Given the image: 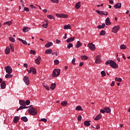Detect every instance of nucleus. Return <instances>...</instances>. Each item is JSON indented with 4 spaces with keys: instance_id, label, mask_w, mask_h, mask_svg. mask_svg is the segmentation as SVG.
Masks as SVG:
<instances>
[{
    "instance_id": "obj_43",
    "label": "nucleus",
    "mask_w": 130,
    "mask_h": 130,
    "mask_svg": "<svg viewBox=\"0 0 130 130\" xmlns=\"http://www.w3.org/2000/svg\"><path fill=\"white\" fill-rule=\"evenodd\" d=\"M73 44L70 43L68 44V46H67V48H68V49H70L71 48V47H73Z\"/></svg>"
},
{
    "instance_id": "obj_55",
    "label": "nucleus",
    "mask_w": 130,
    "mask_h": 130,
    "mask_svg": "<svg viewBox=\"0 0 130 130\" xmlns=\"http://www.w3.org/2000/svg\"><path fill=\"white\" fill-rule=\"evenodd\" d=\"M56 43H57V44H59L60 43V40H59L58 39H56Z\"/></svg>"
},
{
    "instance_id": "obj_33",
    "label": "nucleus",
    "mask_w": 130,
    "mask_h": 130,
    "mask_svg": "<svg viewBox=\"0 0 130 130\" xmlns=\"http://www.w3.org/2000/svg\"><path fill=\"white\" fill-rule=\"evenodd\" d=\"M105 27V23H103L102 25H98L97 28L98 29H103Z\"/></svg>"
},
{
    "instance_id": "obj_23",
    "label": "nucleus",
    "mask_w": 130,
    "mask_h": 130,
    "mask_svg": "<svg viewBox=\"0 0 130 130\" xmlns=\"http://www.w3.org/2000/svg\"><path fill=\"white\" fill-rule=\"evenodd\" d=\"M56 87V84L55 83H52L50 85V89L51 90H54V89H55V87Z\"/></svg>"
},
{
    "instance_id": "obj_37",
    "label": "nucleus",
    "mask_w": 130,
    "mask_h": 130,
    "mask_svg": "<svg viewBox=\"0 0 130 130\" xmlns=\"http://www.w3.org/2000/svg\"><path fill=\"white\" fill-rule=\"evenodd\" d=\"M101 74L102 75V78H104L106 76V73H105V71H103L101 72Z\"/></svg>"
},
{
    "instance_id": "obj_19",
    "label": "nucleus",
    "mask_w": 130,
    "mask_h": 130,
    "mask_svg": "<svg viewBox=\"0 0 130 130\" xmlns=\"http://www.w3.org/2000/svg\"><path fill=\"white\" fill-rule=\"evenodd\" d=\"M102 118V115L100 114L95 117V118H94V120H99L100 119H101Z\"/></svg>"
},
{
    "instance_id": "obj_62",
    "label": "nucleus",
    "mask_w": 130,
    "mask_h": 130,
    "mask_svg": "<svg viewBox=\"0 0 130 130\" xmlns=\"http://www.w3.org/2000/svg\"><path fill=\"white\" fill-rule=\"evenodd\" d=\"M27 72H28V74H31V73H32V71H31V68H30V70H27Z\"/></svg>"
},
{
    "instance_id": "obj_10",
    "label": "nucleus",
    "mask_w": 130,
    "mask_h": 130,
    "mask_svg": "<svg viewBox=\"0 0 130 130\" xmlns=\"http://www.w3.org/2000/svg\"><path fill=\"white\" fill-rule=\"evenodd\" d=\"M100 55H98L96 56L95 58V63H101V59L100 58Z\"/></svg>"
},
{
    "instance_id": "obj_42",
    "label": "nucleus",
    "mask_w": 130,
    "mask_h": 130,
    "mask_svg": "<svg viewBox=\"0 0 130 130\" xmlns=\"http://www.w3.org/2000/svg\"><path fill=\"white\" fill-rule=\"evenodd\" d=\"M100 35H101V36H105V30H102L100 34Z\"/></svg>"
},
{
    "instance_id": "obj_59",
    "label": "nucleus",
    "mask_w": 130,
    "mask_h": 130,
    "mask_svg": "<svg viewBox=\"0 0 130 130\" xmlns=\"http://www.w3.org/2000/svg\"><path fill=\"white\" fill-rule=\"evenodd\" d=\"M100 112H101L102 113H105V110L102 109L100 110Z\"/></svg>"
},
{
    "instance_id": "obj_36",
    "label": "nucleus",
    "mask_w": 130,
    "mask_h": 130,
    "mask_svg": "<svg viewBox=\"0 0 130 130\" xmlns=\"http://www.w3.org/2000/svg\"><path fill=\"white\" fill-rule=\"evenodd\" d=\"M13 77V75H11V74H6L5 76V78H6V79H8V78H12Z\"/></svg>"
},
{
    "instance_id": "obj_12",
    "label": "nucleus",
    "mask_w": 130,
    "mask_h": 130,
    "mask_svg": "<svg viewBox=\"0 0 130 130\" xmlns=\"http://www.w3.org/2000/svg\"><path fill=\"white\" fill-rule=\"evenodd\" d=\"M41 61V57L39 56L37 59H35L36 63L37 64H40V61Z\"/></svg>"
},
{
    "instance_id": "obj_30",
    "label": "nucleus",
    "mask_w": 130,
    "mask_h": 130,
    "mask_svg": "<svg viewBox=\"0 0 130 130\" xmlns=\"http://www.w3.org/2000/svg\"><path fill=\"white\" fill-rule=\"evenodd\" d=\"M88 56L86 55H82L81 56V59L82 60H86V59H88Z\"/></svg>"
},
{
    "instance_id": "obj_17",
    "label": "nucleus",
    "mask_w": 130,
    "mask_h": 130,
    "mask_svg": "<svg viewBox=\"0 0 130 130\" xmlns=\"http://www.w3.org/2000/svg\"><path fill=\"white\" fill-rule=\"evenodd\" d=\"M82 45H83V43H81V42H80V41H78L77 42V45L76 46V48H79V47H80V46H82Z\"/></svg>"
},
{
    "instance_id": "obj_20",
    "label": "nucleus",
    "mask_w": 130,
    "mask_h": 130,
    "mask_svg": "<svg viewBox=\"0 0 130 130\" xmlns=\"http://www.w3.org/2000/svg\"><path fill=\"white\" fill-rule=\"evenodd\" d=\"M10 51H11V49L10 48V47H7L5 49V53H6V54H9Z\"/></svg>"
},
{
    "instance_id": "obj_48",
    "label": "nucleus",
    "mask_w": 130,
    "mask_h": 130,
    "mask_svg": "<svg viewBox=\"0 0 130 130\" xmlns=\"http://www.w3.org/2000/svg\"><path fill=\"white\" fill-rule=\"evenodd\" d=\"M77 119L79 121H81L82 120V116L81 115H78Z\"/></svg>"
},
{
    "instance_id": "obj_45",
    "label": "nucleus",
    "mask_w": 130,
    "mask_h": 130,
    "mask_svg": "<svg viewBox=\"0 0 130 130\" xmlns=\"http://www.w3.org/2000/svg\"><path fill=\"white\" fill-rule=\"evenodd\" d=\"M54 62L56 66H57V64H58V63H59V61L58 59H55L54 61Z\"/></svg>"
},
{
    "instance_id": "obj_53",
    "label": "nucleus",
    "mask_w": 130,
    "mask_h": 130,
    "mask_svg": "<svg viewBox=\"0 0 130 130\" xmlns=\"http://www.w3.org/2000/svg\"><path fill=\"white\" fill-rule=\"evenodd\" d=\"M75 62H76V58H74L72 61L73 64H76V63H75Z\"/></svg>"
},
{
    "instance_id": "obj_27",
    "label": "nucleus",
    "mask_w": 130,
    "mask_h": 130,
    "mask_svg": "<svg viewBox=\"0 0 130 130\" xmlns=\"http://www.w3.org/2000/svg\"><path fill=\"white\" fill-rule=\"evenodd\" d=\"M1 87L2 88V89H5V88H6V82H5V81H3L1 83Z\"/></svg>"
},
{
    "instance_id": "obj_6",
    "label": "nucleus",
    "mask_w": 130,
    "mask_h": 130,
    "mask_svg": "<svg viewBox=\"0 0 130 130\" xmlns=\"http://www.w3.org/2000/svg\"><path fill=\"white\" fill-rule=\"evenodd\" d=\"M88 47H89V49L90 50H92V51H94L96 50V48L95 47V45L93 44L92 43H89L88 44Z\"/></svg>"
},
{
    "instance_id": "obj_18",
    "label": "nucleus",
    "mask_w": 130,
    "mask_h": 130,
    "mask_svg": "<svg viewBox=\"0 0 130 130\" xmlns=\"http://www.w3.org/2000/svg\"><path fill=\"white\" fill-rule=\"evenodd\" d=\"M75 40V37H71L67 40V43H70V42H72Z\"/></svg>"
},
{
    "instance_id": "obj_46",
    "label": "nucleus",
    "mask_w": 130,
    "mask_h": 130,
    "mask_svg": "<svg viewBox=\"0 0 130 130\" xmlns=\"http://www.w3.org/2000/svg\"><path fill=\"white\" fill-rule=\"evenodd\" d=\"M52 3L58 4L59 3V1L58 0H50Z\"/></svg>"
},
{
    "instance_id": "obj_2",
    "label": "nucleus",
    "mask_w": 130,
    "mask_h": 130,
    "mask_svg": "<svg viewBox=\"0 0 130 130\" xmlns=\"http://www.w3.org/2000/svg\"><path fill=\"white\" fill-rule=\"evenodd\" d=\"M60 74V69H55L54 70L52 74L53 78L58 77Z\"/></svg>"
},
{
    "instance_id": "obj_34",
    "label": "nucleus",
    "mask_w": 130,
    "mask_h": 130,
    "mask_svg": "<svg viewBox=\"0 0 130 130\" xmlns=\"http://www.w3.org/2000/svg\"><path fill=\"white\" fill-rule=\"evenodd\" d=\"M21 120H23L24 122H27L28 121V118L26 117H22Z\"/></svg>"
},
{
    "instance_id": "obj_50",
    "label": "nucleus",
    "mask_w": 130,
    "mask_h": 130,
    "mask_svg": "<svg viewBox=\"0 0 130 130\" xmlns=\"http://www.w3.org/2000/svg\"><path fill=\"white\" fill-rule=\"evenodd\" d=\"M47 26H48V23H44L43 24H42V27H43L44 28H47Z\"/></svg>"
},
{
    "instance_id": "obj_38",
    "label": "nucleus",
    "mask_w": 130,
    "mask_h": 130,
    "mask_svg": "<svg viewBox=\"0 0 130 130\" xmlns=\"http://www.w3.org/2000/svg\"><path fill=\"white\" fill-rule=\"evenodd\" d=\"M4 25H8V26H11L12 25V21H7L4 23Z\"/></svg>"
},
{
    "instance_id": "obj_56",
    "label": "nucleus",
    "mask_w": 130,
    "mask_h": 130,
    "mask_svg": "<svg viewBox=\"0 0 130 130\" xmlns=\"http://www.w3.org/2000/svg\"><path fill=\"white\" fill-rule=\"evenodd\" d=\"M96 129H99L100 128V125L99 124H97L96 127H95Z\"/></svg>"
},
{
    "instance_id": "obj_31",
    "label": "nucleus",
    "mask_w": 130,
    "mask_h": 130,
    "mask_svg": "<svg viewBox=\"0 0 130 130\" xmlns=\"http://www.w3.org/2000/svg\"><path fill=\"white\" fill-rule=\"evenodd\" d=\"M30 29V28L25 27L23 28V31L24 32H28Z\"/></svg>"
},
{
    "instance_id": "obj_14",
    "label": "nucleus",
    "mask_w": 130,
    "mask_h": 130,
    "mask_svg": "<svg viewBox=\"0 0 130 130\" xmlns=\"http://www.w3.org/2000/svg\"><path fill=\"white\" fill-rule=\"evenodd\" d=\"M104 109L105 112H106L107 113H109V112H110V111H111V109H110V108H109L108 107H105L104 108Z\"/></svg>"
},
{
    "instance_id": "obj_41",
    "label": "nucleus",
    "mask_w": 130,
    "mask_h": 130,
    "mask_svg": "<svg viewBox=\"0 0 130 130\" xmlns=\"http://www.w3.org/2000/svg\"><path fill=\"white\" fill-rule=\"evenodd\" d=\"M10 47L11 48V51L13 52L15 51V49L14 48V46L12 44L10 45Z\"/></svg>"
},
{
    "instance_id": "obj_57",
    "label": "nucleus",
    "mask_w": 130,
    "mask_h": 130,
    "mask_svg": "<svg viewBox=\"0 0 130 130\" xmlns=\"http://www.w3.org/2000/svg\"><path fill=\"white\" fill-rule=\"evenodd\" d=\"M115 84V82L114 81H112L111 84V87H113L114 86Z\"/></svg>"
},
{
    "instance_id": "obj_39",
    "label": "nucleus",
    "mask_w": 130,
    "mask_h": 130,
    "mask_svg": "<svg viewBox=\"0 0 130 130\" xmlns=\"http://www.w3.org/2000/svg\"><path fill=\"white\" fill-rule=\"evenodd\" d=\"M120 49H125L126 48V46L125 45H121L120 46Z\"/></svg>"
},
{
    "instance_id": "obj_7",
    "label": "nucleus",
    "mask_w": 130,
    "mask_h": 130,
    "mask_svg": "<svg viewBox=\"0 0 130 130\" xmlns=\"http://www.w3.org/2000/svg\"><path fill=\"white\" fill-rule=\"evenodd\" d=\"M23 81L27 86L30 85V79L28 76H25L23 78Z\"/></svg>"
},
{
    "instance_id": "obj_29",
    "label": "nucleus",
    "mask_w": 130,
    "mask_h": 130,
    "mask_svg": "<svg viewBox=\"0 0 130 130\" xmlns=\"http://www.w3.org/2000/svg\"><path fill=\"white\" fill-rule=\"evenodd\" d=\"M76 110H78L79 111H83L84 110L81 106H78L76 108Z\"/></svg>"
},
{
    "instance_id": "obj_9",
    "label": "nucleus",
    "mask_w": 130,
    "mask_h": 130,
    "mask_svg": "<svg viewBox=\"0 0 130 130\" xmlns=\"http://www.w3.org/2000/svg\"><path fill=\"white\" fill-rule=\"evenodd\" d=\"M120 27L119 25H117V26H115L113 27L112 28V32H113V33H117V32H118V30L120 29Z\"/></svg>"
},
{
    "instance_id": "obj_35",
    "label": "nucleus",
    "mask_w": 130,
    "mask_h": 130,
    "mask_svg": "<svg viewBox=\"0 0 130 130\" xmlns=\"http://www.w3.org/2000/svg\"><path fill=\"white\" fill-rule=\"evenodd\" d=\"M115 81H116L117 82H122V79H121L120 78L115 77Z\"/></svg>"
},
{
    "instance_id": "obj_15",
    "label": "nucleus",
    "mask_w": 130,
    "mask_h": 130,
    "mask_svg": "<svg viewBox=\"0 0 130 130\" xmlns=\"http://www.w3.org/2000/svg\"><path fill=\"white\" fill-rule=\"evenodd\" d=\"M18 40H19V41H20V42H22V43H23V44H24V45H27V41L22 40V39H20L19 38H17Z\"/></svg>"
},
{
    "instance_id": "obj_54",
    "label": "nucleus",
    "mask_w": 130,
    "mask_h": 130,
    "mask_svg": "<svg viewBox=\"0 0 130 130\" xmlns=\"http://www.w3.org/2000/svg\"><path fill=\"white\" fill-rule=\"evenodd\" d=\"M30 104V101L27 100L25 102V105H29Z\"/></svg>"
},
{
    "instance_id": "obj_47",
    "label": "nucleus",
    "mask_w": 130,
    "mask_h": 130,
    "mask_svg": "<svg viewBox=\"0 0 130 130\" xmlns=\"http://www.w3.org/2000/svg\"><path fill=\"white\" fill-rule=\"evenodd\" d=\"M48 18H49L50 20H52V19H54V17H53V16L51 15H49L47 16Z\"/></svg>"
},
{
    "instance_id": "obj_28",
    "label": "nucleus",
    "mask_w": 130,
    "mask_h": 130,
    "mask_svg": "<svg viewBox=\"0 0 130 130\" xmlns=\"http://www.w3.org/2000/svg\"><path fill=\"white\" fill-rule=\"evenodd\" d=\"M19 117L18 116H15L14 118V122L17 123L19 121Z\"/></svg>"
},
{
    "instance_id": "obj_3",
    "label": "nucleus",
    "mask_w": 130,
    "mask_h": 130,
    "mask_svg": "<svg viewBox=\"0 0 130 130\" xmlns=\"http://www.w3.org/2000/svg\"><path fill=\"white\" fill-rule=\"evenodd\" d=\"M28 112L31 115H36L37 114V110L34 108H30L28 109Z\"/></svg>"
},
{
    "instance_id": "obj_63",
    "label": "nucleus",
    "mask_w": 130,
    "mask_h": 130,
    "mask_svg": "<svg viewBox=\"0 0 130 130\" xmlns=\"http://www.w3.org/2000/svg\"><path fill=\"white\" fill-rule=\"evenodd\" d=\"M84 64V62H81L79 64V67H83V65Z\"/></svg>"
},
{
    "instance_id": "obj_5",
    "label": "nucleus",
    "mask_w": 130,
    "mask_h": 130,
    "mask_svg": "<svg viewBox=\"0 0 130 130\" xmlns=\"http://www.w3.org/2000/svg\"><path fill=\"white\" fill-rule=\"evenodd\" d=\"M95 12L99 14V15H101V16H107V15H108V12L103 11L96 10Z\"/></svg>"
},
{
    "instance_id": "obj_32",
    "label": "nucleus",
    "mask_w": 130,
    "mask_h": 130,
    "mask_svg": "<svg viewBox=\"0 0 130 130\" xmlns=\"http://www.w3.org/2000/svg\"><path fill=\"white\" fill-rule=\"evenodd\" d=\"M84 125H85V126H90V121H85L84 122Z\"/></svg>"
},
{
    "instance_id": "obj_64",
    "label": "nucleus",
    "mask_w": 130,
    "mask_h": 130,
    "mask_svg": "<svg viewBox=\"0 0 130 130\" xmlns=\"http://www.w3.org/2000/svg\"><path fill=\"white\" fill-rule=\"evenodd\" d=\"M45 89H46L47 91H49V87H48V86H46Z\"/></svg>"
},
{
    "instance_id": "obj_61",
    "label": "nucleus",
    "mask_w": 130,
    "mask_h": 130,
    "mask_svg": "<svg viewBox=\"0 0 130 130\" xmlns=\"http://www.w3.org/2000/svg\"><path fill=\"white\" fill-rule=\"evenodd\" d=\"M67 36H68V34H65L64 36L63 37V39H67Z\"/></svg>"
},
{
    "instance_id": "obj_22",
    "label": "nucleus",
    "mask_w": 130,
    "mask_h": 130,
    "mask_svg": "<svg viewBox=\"0 0 130 130\" xmlns=\"http://www.w3.org/2000/svg\"><path fill=\"white\" fill-rule=\"evenodd\" d=\"M30 71H31L32 73L34 74V75H36L37 71H36V68L30 67Z\"/></svg>"
},
{
    "instance_id": "obj_52",
    "label": "nucleus",
    "mask_w": 130,
    "mask_h": 130,
    "mask_svg": "<svg viewBox=\"0 0 130 130\" xmlns=\"http://www.w3.org/2000/svg\"><path fill=\"white\" fill-rule=\"evenodd\" d=\"M30 53L31 54H34V55H35V54H36V51L31 50Z\"/></svg>"
},
{
    "instance_id": "obj_8",
    "label": "nucleus",
    "mask_w": 130,
    "mask_h": 130,
    "mask_svg": "<svg viewBox=\"0 0 130 130\" xmlns=\"http://www.w3.org/2000/svg\"><path fill=\"white\" fill-rule=\"evenodd\" d=\"M56 17H58L59 18H66V19L69 18V15L64 14H58L57 13L56 14Z\"/></svg>"
},
{
    "instance_id": "obj_13",
    "label": "nucleus",
    "mask_w": 130,
    "mask_h": 130,
    "mask_svg": "<svg viewBox=\"0 0 130 130\" xmlns=\"http://www.w3.org/2000/svg\"><path fill=\"white\" fill-rule=\"evenodd\" d=\"M19 104L20 105H21V106H26V102L23 100H20L19 101Z\"/></svg>"
},
{
    "instance_id": "obj_25",
    "label": "nucleus",
    "mask_w": 130,
    "mask_h": 130,
    "mask_svg": "<svg viewBox=\"0 0 130 130\" xmlns=\"http://www.w3.org/2000/svg\"><path fill=\"white\" fill-rule=\"evenodd\" d=\"M106 24L107 25H111V22H110L109 17L107 18V19H106Z\"/></svg>"
},
{
    "instance_id": "obj_11",
    "label": "nucleus",
    "mask_w": 130,
    "mask_h": 130,
    "mask_svg": "<svg viewBox=\"0 0 130 130\" xmlns=\"http://www.w3.org/2000/svg\"><path fill=\"white\" fill-rule=\"evenodd\" d=\"M115 9H120L121 8V3H118L114 6Z\"/></svg>"
},
{
    "instance_id": "obj_4",
    "label": "nucleus",
    "mask_w": 130,
    "mask_h": 130,
    "mask_svg": "<svg viewBox=\"0 0 130 130\" xmlns=\"http://www.w3.org/2000/svg\"><path fill=\"white\" fill-rule=\"evenodd\" d=\"M5 70L8 74H12L13 73V69L10 66H6L5 67Z\"/></svg>"
},
{
    "instance_id": "obj_40",
    "label": "nucleus",
    "mask_w": 130,
    "mask_h": 130,
    "mask_svg": "<svg viewBox=\"0 0 130 130\" xmlns=\"http://www.w3.org/2000/svg\"><path fill=\"white\" fill-rule=\"evenodd\" d=\"M61 105L62 106H66V105H68V102L67 101H63L61 103Z\"/></svg>"
},
{
    "instance_id": "obj_60",
    "label": "nucleus",
    "mask_w": 130,
    "mask_h": 130,
    "mask_svg": "<svg viewBox=\"0 0 130 130\" xmlns=\"http://www.w3.org/2000/svg\"><path fill=\"white\" fill-rule=\"evenodd\" d=\"M52 55H53V54H55L56 56H57V52H55L54 53L52 52Z\"/></svg>"
},
{
    "instance_id": "obj_1",
    "label": "nucleus",
    "mask_w": 130,
    "mask_h": 130,
    "mask_svg": "<svg viewBox=\"0 0 130 130\" xmlns=\"http://www.w3.org/2000/svg\"><path fill=\"white\" fill-rule=\"evenodd\" d=\"M105 63L106 66L110 64V67L113 69H117V68H118V65L117 63L112 60H108L107 62H106Z\"/></svg>"
},
{
    "instance_id": "obj_49",
    "label": "nucleus",
    "mask_w": 130,
    "mask_h": 130,
    "mask_svg": "<svg viewBox=\"0 0 130 130\" xmlns=\"http://www.w3.org/2000/svg\"><path fill=\"white\" fill-rule=\"evenodd\" d=\"M22 109H24V106H20L19 108L17 109V111H19V110H22Z\"/></svg>"
},
{
    "instance_id": "obj_24",
    "label": "nucleus",
    "mask_w": 130,
    "mask_h": 130,
    "mask_svg": "<svg viewBox=\"0 0 130 130\" xmlns=\"http://www.w3.org/2000/svg\"><path fill=\"white\" fill-rule=\"evenodd\" d=\"M72 27L71 26V24H68V25H66L64 26L63 29L67 30L68 29H71Z\"/></svg>"
},
{
    "instance_id": "obj_51",
    "label": "nucleus",
    "mask_w": 130,
    "mask_h": 130,
    "mask_svg": "<svg viewBox=\"0 0 130 130\" xmlns=\"http://www.w3.org/2000/svg\"><path fill=\"white\" fill-rule=\"evenodd\" d=\"M41 121H43L44 122H47V119L46 118H43L40 120Z\"/></svg>"
},
{
    "instance_id": "obj_26",
    "label": "nucleus",
    "mask_w": 130,
    "mask_h": 130,
    "mask_svg": "<svg viewBox=\"0 0 130 130\" xmlns=\"http://www.w3.org/2000/svg\"><path fill=\"white\" fill-rule=\"evenodd\" d=\"M75 8L77 9H80V8H81V2H78L76 3L75 5Z\"/></svg>"
},
{
    "instance_id": "obj_44",
    "label": "nucleus",
    "mask_w": 130,
    "mask_h": 130,
    "mask_svg": "<svg viewBox=\"0 0 130 130\" xmlns=\"http://www.w3.org/2000/svg\"><path fill=\"white\" fill-rule=\"evenodd\" d=\"M9 40L11 41V42H15V39L12 37H9Z\"/></svg>"
},
{
    "instance_id": "obj_58",
    "label": "nucleus",
    "mask_w": 130,
    "mask_h": 130,
    "mask_svg": "<svg viewBox=\"0 0 130 130\" xmlns=\"http://www.w3.org/2000/svg\"><path fill=\"white\" fill-rule=\"evenodd\" d=\"M24 11H25L26 12H29V8L27 7H24Z\"/></svg>"
},
{
    "instance_id": "obj_21",
    "label": "nucleus",
    "mask_w": 130,
    "mask_h": 130,
    "mask_svg": "<svg viewBox=\"0 0 130 130\" xmlns=\"http://www.w3.org/2000/svg\"><path fill=\"white\" fill-rule=\"evenodd\" d=\"M53 45V43L52 42H48L45 45V47L49 48L50 46H52Z\"/></svg>"
},
{
    "instance_id": "obj_16",
    "label": "nucleus",
    "mask_w": 130,
    "mask_h": 130,
    "mask_svg": "<svg viewBox=\"0 0 130 130\" xmlns=\"http://www.w3.org/2000/svg\"><path fill=\"white\" fill-rule=\"evenodd\" d=\"M46 54H51L52 53V50L51 49H48L45 51Z\"/></svg>"
}]
</instances>
